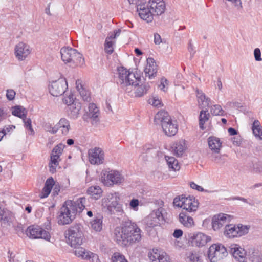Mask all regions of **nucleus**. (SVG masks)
<instances>
[{
    "instance_id": "nucleus-1",
    "label": "nucleus",
    "mask_w": 262,
    "mask_h": 262,
    "mask_svg": "<svg viewBox=\"0 0 262 262\" xmlns=\"http://www.w3.org/2000/svg\"><path fill=\"white\" fill-rule=\"evenodd\" d=\"M141 230L130 221L123 222L114 232V239L122 246H127L139 242L141 239Z\"/></svg>"
},
{
    "instance_id": "nucleus-2",
    "label": "nucleus",
    "mask_w": 262,
    "mask_h": 262,
    "mask_svg": "<svg viewBox=\"0 0 262 262\" xmlns=\"http://www.w3.org/2000/svg\"><path fill=\"white\" fill-rule=\"evenodd\" d=\"M86 198L80 197L76 201H66L60 209L58 223L64 225L71 223L77 213H80L85 208Z\"/></svg>"
},
{
    "instance_id": "nucleus-3",
    "label": "nucleus",
    "mask_w": 262,
    "mask_h": 262,
    "mask_svg": "<svg viewBox=\"0 0 262 262\" xmlns=\"http://www.w3.org/2000/svg\"><path fill=\"white\" fill-rule=\"evenodd\" d=\"M154 122L160 123L163 132L167 136H173L178 130V125L176 120H172L167 112H158L155 116Z\"/></svg>"
},
{
    "instance_id": "nucleus-4",
    "label": "nucleus",
    "mask_w": 262,
    "mask_h": 262,
    "mask_svg": "<svg viewBox=\"0 0 262 262\" xmlns=\"http://www.w3.org/2000/svg\"><path fill=\"white\" fill-rule=\"evenodd\" d=\"M61 57L62 61L71 66H78L84 63L82 55L78 52L76 49L70 47H63L60 50Z\"/></svg>"
},
{
    "instance_id": "nucleus-5",
    "label": "nucleus",
    "mask_w": 262,
    "mask_h": 262,
    "mask_svg": "<svg viewBox=\"0 0 262 262\" xmlns=\"http://www.w3.org/2000/svg\"><path fill=\"white\" fill-rule=\"evenodd\" d=\"M118 77L117 83L122 88H125L128 85H133L137 81H139L141 78L136 76L135 74L123 67L118 68Z\"/></svg>"
},
{
    "instance_id": "nucleus-6",
    "label": "nucleus",
    "mask_w": 262,
    "mask_h": 262,
    "mask_svg": "<svg viewBox=\"0 0 262 262\" xmlns=\"http://www.w3.org/2000/svg\"><path fill=\"white\" fill-rule=\"evenodd\" d=\"M144 9H147L149 12L146 11L147 14L150 15L151 19H144L147 22H151L153 20L154 15H160L163 13L165 10V4L163 0H149L148 3H146Z\"/></svg>"
},
{
    "instance_id": "nucleus-7",
    "label": "nucleus",
    "mask_w": 262,
    "mask_h": 262,
    "mask_svg": "<svg viewBox=\"0 0 262 262\" xmlns=\"http://www.w3.org/2000/svg\"><path fill=\"white\" fill-rule=\"evenodd\" d=\"M228 246L225 247L221 244L212 245L209 248L208 255L211 261H216L227 256Z\"/></svg>"
},
{
    "instance_id": "nucleus-8",
    "label": "nucleus",
    "mask_w": 262,
    "mask_h": 262,
    "mask_svg": "<svg viewBox=\"0 0 262 262\" xmlns=\"http://www.w3.org/2000/svg\"><path fill=\"white\" fill-rule=\"evenodd\" d=\"M67 236V243L71 247H76L77 246H80L82 243L83 234L80 230V227L78 225L70 228L68 233H66Z\"/></svg>"
},
{
    "instance_id": "nucleus-9",
    "label": "nucleus",
    "mask_w": 262,
    "mask_h": 262,
    "mask_svg": "<svg viewBox=\"0 0 262 262\" xmlns=\"http://www.w3.org/2000/svg\"><path fill=\"white\" fill-rule=\"evenodd\" d=\"M248 231L249 227L247 226L242 224L237 225L229 224L225 225L224 234L229 238H233L247 234Z\"/></svg>"
},
{
    "instance_id": "nucleus-10",
    "label": "nucleus",
    "mask_w": 262,
    "mask_h": 262,
    "mask_svg": "<svg viewBox=\"0 0 262 262\" xmlns=\"http://www.w3.org/2000/svg\"><path fill=\"white\" fill-rule=\"evenodd\" d=\"M68 89V83L66 79L60 77L57 80L53 81L49 85L50 94L55 97L62 95Z\"/></svg>"
},
{
    "instance_id": "nucleus-11",
    "label": "nucleus",
    "mask_w": 262,
    "mask_h": 262,
    "mask_svg": "<svg viewBox=\"0 0 262 262\" xmlns=\"http://www.w3.org/2000/svg\"><path fill=\"white\" fill-rule=\"evenodd\" d=\"M26 235L31 239L41 238L49 241L51 236L49 232L35 225L28 227L26 231Z\"/></svg>"
},
{
    "instance_id": "nucleus-12",
    "label": "nucleus",
    "mask_w": 262,
    "mask_h": 262,
    "mask_svg": "<svg viewBox=\"0 0 262 262\" xmlns=\"http://www.w3.org/2000/svg\"><path fill=\"white\" fill-rule=\"evenodd\" d=\"M99 110L94 103L89 105V111L84 114L82 118L86 122L90 121L93 125L96 124L99 121Z\"/></svg>"
},
{
    "instance_id": "nucleus-13",
    "label": "nucleus",
    "mask_w": 262,
    "mask_h": 262,
    "mask_svg": "<svg viewBox=\"0 0 262 262\" xmlns=\"http://www.w3.org/2000/svg\"><path fill=\"white\" fill-rule=\"evenodd\" d=\"M89 160L91 164L99 165L104 160V154L102 149L99 147H95L88 151Z\"/></svg>"
},
{
    "instance_id": "nucleus-14",
    "label": "nucleus",
    "mask_w": 262,
    "mask_h": 262,
    "mask_svg": "<svg viewBox=\"0 0 262 262\" xmlns=\"http://www.w3.org/2000/svg\"><path fill=\"white\" fill-rule=\"evenodd\" d=\"M103 180L105 184L113 185L121 183L124 181V177L118 171L111 170L103 174Z\"/></svg>"
},
{
    "instance_id": "nucleus-15",
    "label": "nucleus",
    "mask_w": 262,
    "mask_h": 262,
    "mask_svg": "<svg viewBox=\"0 0 262 262\" xmlns=\"http://www.w3.org/2000/svg\"><path fill=\"white\" fill-rule=\"evenodd\" d=\"M111 201L107 205V209L110 214L116 215L118 219H120V216H122L124 214V212L122 207V205L118 203L117 197L113 196L110 198Z\"/></svg>"
},
{
    "instance_id": "nucleus-16",
    "label": "nucleus",
    "mask_w": 262,
    "mask_h": 262,
    "mask_svg": "<svg viewBox=\"0 0 262 262\" xmlns=\"http://www.w3.org/2000/svg\"><path fill=\"white\" fill-rule=\"evenodd\" d=\"M130 4L134 5L136 8L137 11L138 12L139 15L142 19H150V15L147 14L146 11H149L147 9H144V6L146 5L147 0H127Z\"/></svg>"
},
{
    "instance_id": "nucleus-17",
    "label": "nucleus",
    "mask_w": 262,
    "mask_h": 262,
    "mask_svg": "<svg viewBox=\"0 0 262 262\" xmlns=\"http://www.w3.org/2000/svg\"><path fill=\"white\" fill-rule=\"evenodd\" d=\"M30 53L29 46L24 42H19L15 48V54L19 60H25Z\"/></svg>"
},
{
    "instance_id": "nucleus-18",
    "label": "nucleus",
    "mask_w": 262,
    "mask_h": 262,
    "mask_svg": "<svg viewBox=\"0 0 262 262\" xmlns=\"http://www.w3.org/2000/svg\"><path fill=\"white\" fill-rule=\"evenodd\" d=\"M230 221V216L226 214H219L212 218V225L214 230L220 229Z\"/></svg>"
},
{
    "instance_id": "nucleus-19",
    "label": "nucleus",
    "mask_w": 262,
    "mask_h": 262,
    "mask_svg": "<svg viewBox=\"0 0 262 262\" xmlns=\"http://www.w3.org/2000/svg\"><path fill=\"white\" fill-rule=\"evenodd\" d=\"M228 251L232 255L240 262H244L245 259V250L237 244H231L228 246Z\"/></svg>"
},
{
    "instance_id": "nucleus-20",
    "label": "nucleus",
    "mask_w": 262,
    "mask_h": 262,
    "mask_svg": "<svg viewBox=\"0 0 262 262\" xmlns=\"http://www.w3.org/2000/svg\"><path fill=\"white\" fill-rule=\"evenodd\" d=\"M148 257L151 262H170L169 257L165 252L159 251L158 249H153L148 253Z\"/></svg>"
},
{
    "instance_id": "nucleus-21",
    "label": "nucleus",
    "mask_w": 262,
    "mask_h": 262,
    "mask_svg": "<svg viewBox=\"0 0 262 262\" xmlns=\"http://www.w3.org/2000/svg\"><path fill=\"white\" fill-rule=\"evenodd\" d=\"M182 202V208L188 212L195 211L198 207V202L192 196L184 197Z\"/></svg>"
},
{
    "instance_id": "nucleus-22",
    "label": "nucleus",
    "mask_w": 262,
    "mask_h": 262,
    "mask_svg": "<svg viewBox=\"0 0 262 262\" xmlns=\"http://www.w3.org/2000/svg\"><path fill=\"white\" fill-rule=\"evenodd\" d=\"M190 238L191 239L192 243L198 247H202L211 241L210 236L201 232L194 234Z\"/></svg>"
},
{
    "instance_id": "nucleus-23",
    "label": "nucleus",
    "mask_w": 262,
    "mask_h": 262,
    "mask_svg": "<svg viewBox=\"0 0 262 262\" xmlns=\"http://www.w3.org/2000/svg\"><path fill=\"white\" fill-rule=\"evenodd\" d=\"M144 72L146 77L152 79L156 76L157 69L155 60L152 58L147 59V65L144 69Z\"/></svg>"
},
{
    "instance_id": "nucleus-24",
    "label": "nucleus",
    "mask_w": 262,
    "mask_h": 262,
    "mask_svg": "<svg viewBox=\"0 0 262 262\" xmlns=\"http://www.w3.org/2000/svg\"><path fill=\"white\" fill-rule=\"evenodd\" d=\"M208 143L209 148L215 153H219L222 146V143L219 138L211 136L208 139Z\"/></svg>"
},
{
    "instance_id": "nucleus-25",
    "label": "nucleus",
    "mask_w": 262,
    "mask_h": 262,
    "mask_svg": "<svg viewBox=\"0 0 262 262\" xmlns=\"http://www.w3.org/2000/svg\"><path fill=\"white\" fill-rule=\"evenodd\" d=\"M135 87V95L136 97H141L146 94L149 88L148 84H141L139 85L138 81L134 84Z\"/></svg>"
},
{
    "instance_id": "nucleus-26",
    "label": "nucleus",
    "mask_w": 262,
    "mask_h": 262,
    "mask_svg": "<svg viewBox=\"0 0 262 262\" xmlns=\"http://www.w3.org/2000/svg\"><path fill=\"white\" fill-rule=\"evenodd\" d=\"M57 132L61 129L62 134L63 135H67L71 129V126L69 120L66 118H61L59 122L56 124Z\"/></svg>"
},
{
    "instance_id": "nucleus-27",
    "label": "nucleus",
    "mask_w": 262,
    "mask_h": 262,
    "mask_svg": "<svg viewBox=\"0 0 262 262\" xmlns=\"http://www.w3.org/2000/svg\"><path fill=\"white\" fill-rule=\"evenodd\" d=\"M186 148L185 141L183 140L176 142L173 145L174 154L178 157L183 155Z\"/></svg>"
},
{
    "instance_id": "nucleus-28",
    "label": "nucleus",
    "mask_w": 262,
    "mask_h": 262,
    "mask_svg": "<svg viewBox=\"0 0 262 262\" xmlns=\"http://www.w3.org/2000/svg\"><path fill=\"white\" fill-rule=\"evenodd\" d=\"M179 220L181 223L186 227H191L194 225V222L192 217L187 215L183 212L179 214Z\"/></svg>"
},
{
    "instance_id": "nucleus-29",
    "label": "nucleus",
    "mask_w": 262,
    "mask_h": 262,
    "mask_svg": "<svg viewBox=\"0 0 262 262\" xmlns=\"http://www.w3.org/2000/svg\"><path fill=\"white\" fill-rule=\"evenodd\" d=\"M81 109V105L79 102H75L74 104H72L69 106L70 112L69 115L70 118L75 119L77 118L80 114V111Z\"/></svg>"
},
{
    "instance_id": "nucleus-30",
    "label": "nucleus",
    "mask_w": 262,
    "mask_h": 262,
    "mask_svg": "<svg viewBox=\"0 0 262 262\" xmlns=\"http://www.w3.org/2000/svg\"><path fill=\"white\" fill-rule=\"evenodd\" d=\"M201 254L199 251L192 250L186 254V259L188 262H202Z\"/></svg>"
},
{
    "instance_id": "nucleus-31",
    "label": "nucleus",
    "mask_w": 262,
    "mask_h": 262,
    "mask_svg": "<svg viewBox=\"0 0 262 262\" xmlns=\"http://www.w3.org/2000/svg\"><path fill=\"white\" fill-rule=\"evenodd\" d=\"M87 193L95 200L99 199L102 195V190L98 186H93L88 189Z\"/></svg>"
},
{
    "instance_id": "nucleus-32",
    "label": "nucleus",
    "mask_w": 262,
    "mask_h": 262,
    "mask_svg": "<svg viewBox=\"0 0 262 262\" xmlns=\"http://www.w3.org/2000/svg\"><path fill=\"white\" fill-rule=\"evenodd\" d=\"M196 97L198 98V103L200 105L202 106V107L205 106H209L210 103V99L206 98L205 95L201 91L197 89L196 90Z\"/></svg>"
},
{
    "instance_id": "nucleus-33",
    "label": "nucleus",
    "mask_w": 262,
    "mask_h": 262,
    "mask_svg": "<svg viewBox=\"0 0 262 262\" xmlns=\"http://www.w3.org/2000/svg\"><path fill=\"white\" fill-rule=\"evenodd\" d=\"M165 158L169 168H171L174 171L179 170L180 169V166L178 161L174 157L165 156Z\"/></svg>"
},
{
    "instance_id": "nucleus-34",
    "label": "nucleus",
    "mask_w": 262,
    "mask_h": 262,
    "mask_svg": "<svg viewBox=\"0 0 262 262\" xmlns=\"http://www.w3.org/2000/svg\"><path fill=\"white\" fill-rule=\"evenodd\" d=\"M252 129L254 135L260 140H262V126L258 120H256L253 122Z\"/></svg>"
},
{
    "instance_id": "nucleus-35",
    "label": "nucleus",
    "mask_w": 262,
    "mask_h": 262,
    "mask_svg": "<svg viewBox=\"0 0 262 262\" xmlns=\"http://www.w3.org/2000/svg\"><path fill=\"white\" fill-rule=\"evenodd\" d=\"M210 117V114L208 112V110H202L200 112L199 116V126L201 129L204 130L205 127L204 125L205 123L207 121Z\"/></svg>"
},
{
    "instance_id": "nucleus-36",
    "label": "nucleus",
    "mask_w": 262,
    "mask_h": 262,
    "mask_svg": "<svg viewBox=\"0 0 262 262\" xmlns=\"http://www.w3.org/2000/svg\"><path fill=\"white\" fill-rule=\"evenodd\" d=\"M12 109V114L13 115L21 119L26 117L27 111L23 106H16L13 107Z\"/></svg>"
},
{
    "instance_id": "nucleus-37",
    "label": "nucleus",
    "mask_w": 262,
    "mask_h": 262,
    "mask_svg": "<svg viewBox=\"0 0 262 262\" xmlns=\"http://www.w3.org/2000/svg\"><path fill=\"white\" fill-rule=\"evenodd\" d=\"M91 228L96 232L100 231L102 229V220L101 217H96L91 222Z\"/></svg>"
},
{
    "instance_id": "nucleus-38",
    "label": "nucleus",
    "mask_w": 262,
    "mask_h": 262,
    "mask_svg": "<svg viewBox=\"0 0 262 262\" xmlns=\"http://www.w3.org/2000/svg\"><path fill=\"white\" fill-rule=\"evenodd\" d=\"M75 248V250L74 251V253L76 256L78 257H80L82 259H85V257H86V253L88 251H87L84 248L80 247L79 246H77Z\"/></svg>"
},
{
    "instance_id": "nucleus-39",
    "label": "nucleus",
    "mask_w": 262,
    "mask_h": 262,
    "mask_svg": "<svg viewBox=\"0 0 262 262\" xmlns=\"http://www.w3.org/2000/svg\"><path fill=\"white\" fill-rule=\"evenodd\" d=\"M114 42L110 40L109 38H106L104 43V50L106 53L111 54L114 52L113 45Z\"/></svg>"
},
{
    "instance_id": "nucleus-40",
    "label": "nucleus",
    "mask_w": 262,
    "mask_h": 262,
    "mask_svg": "<svg viewBox=\"0 0 262 262\" xmlns=\"http://www.w3.org/2000/svg\"><path fill=\"white\" fill-rule=\"evenodd\" d=\"M162 210V208H159L157 210L153 211L149 215L152 219H157L158 222L160 223V221H162L164 220Z\"/></svg>"
},
{
    "instance_id": "nucleus-41",
    "label": "nucleus",
    "mask_w": 262,
    "mask_h": 262,
    "mask_svg": "<svg viewBox=\"0 0 262 262\" xmlns=\"http://www.w3.org/2000/svg\"><path fill=\"white\" fill-rule=\"evenodd\" d=\"M145 223L146 225V228H153L160 224V223L158 222L157 219H152L150 215L145 219Z\"/></svg>"
},
{
    "instance_id": "nucleus-42",
    "label": "nucleus",
    "mask_w": 262,
    "mask_h": 262,
    "mask_svg": "<svg viewBox=\"0 0 262 262\" xmlns=\"http://www.w3.org/2000/svg\"><path fill=\"white\" fill-rule=\"evenodd\" d=\"M211 113L214 115L223 116L224 111L220 105H213L210 110Z\"/></svg>"
},
{
    "instance_id": "nucleus-43",
    "label": "nucleus",
    "mask_w": 262,
    "mask_h": 262,
    "mask_svg": "<svg viewBox=\"0 0 262 262\" xmlns=\"http://www.w3.org/2000/svg\"><path fill=\"white\" fill-rule=\"evenodd\" d=\"M84 258L85 260H88L90 262H100L98 255L90 251L88 252L86 257Z\"/></svg>"
},
{
    "instance_id": "nucleus-44",
    "label": "nucleus",
    "mask_w": 262,
    "mask_h": 262,
    "mask_svg": "<svg viewBox=\"0 0 262 262\" xmlns=\"http://www.w3.org/2000/svg\"><path fill=\"white\" fill-rule=\"evenodd\" d=\"M111 259L112 262H128L125 257L118 252L114 253Z\"/></svg>"
},
{
    "instance_id": "nucleus-45",
    "label": "nucleus",
    "mask_w": 262,
    "mask_h": 262,
    "mask_svg": "<svg viewBox=\"0 0 262 262\" xmlns=\"http://www.w3.org/2000/svg\"><path fill=\"white\" fill-rule=\"evenodd\" d=\"M65 145L62 143H60L56 145L52 150V154L53 155H56L60 157V156L62 154Z\"/></svg>"
},
{
    "instance_id": "nucleus-46",
    "label": "nucleus",
    "mask_w": 262,
    "mask_h": 262,
    "mask_svg": "<svg viewBox=\"0 0 262 262\" xmlns=\"http://www.w3.org/2000/svg\"><path fill=\"white\" fill-rule=\"evenodd\" d=\"M148 103L156 107H160L162 106V102L160 99L157 96H153L148 100Z\"/></svg>"
},
{
    "instance_id": "nucleus-47",
    "label": "nucleus",
    "mask_w": 262,
    "mask_h": 262,
    "mask_svg": "<svg viewBox=\"0 0 262 262\" xmlns=\"http://www.w3.org/2000/svg\"><path fill=\"white\" fill-rule=\"evenodd\" d=\"M43 128L46 132H49L53 134L57 133L56 124L53 127L51 123H46L43 125Z\"/></svg>"
},
{
    "instance_id": "nucleus-48",
    "label": "nucleus",
    "mask_w": 262,
    "mask_h": 262,
    "mask_svg": "<svg viewBox=\"0 0 262 262\" xmlns=\"http://www.w3.org/2000/svg\"><path fill=\"white\" fill-rule=\"evenodd\" d=\"M79 94L82 99L87 102H90L91 100L90 93L85 89H82L80 91Z\"/></svg>"
},
{
    "instance_id": "nucleus-49",
    "label": "nucleus",
    "mask_w": 262,
    "mask_h": 262,
    "mask_svg": "<svg viewBox=\"0 0 262 262\" xmlns=\"http://www.w3.org/2000/svg\"><path fill=\"white\" fill-rule=\"evenodd\" d=\"M63 102L69 106L75 103L74 96L72 94H70L68 97H66L63 99Z\"/></svg>"
},
{
    "instance_id": "nucleus-50",
    "label": "nucleus",
    "mask_w": 262,
    "mask_h": 262,
    "mask_svg": "<svg viewBox=\"0 0 262 262\" xmlns=\"http://www.w3.org/2000/svg\"><path fill=\"white\" fill-rule=\"evenodd\" d=\"M52 189L49 187L45 185L43 188L41 192L39 194L40 198H47L51 192Z\"/></svg>"
},
{
    "instance_id": "nucleus-51",
    "label": "nucleus",
    "mask_w": 262,
    "mask_h": 262,
    "mask_svg": "<svg viewBox=\"0 0 262 262\" xmlns=\"http://www.w3.org/2000/svg\"><path fill=\"white\" fill-rule=\"evenodd\" d=\"M184 197V196H183V195L181 196H176L173 200V205L178 207L182 208V202H183L182 199H183Z\"/></svg>"
},
{
    "instance_id": "nucleus-52",
    "label": "nucleus",
    "mask_w": 262,
    "mask_h": 262,
    "mask_svg": "<svg viewBox=\"0 0 262 262\" xmlns=\"http://www.w3.org/2000/svg\"><path fill=\"white\" fill-rule=\"evenodd\" d=\"M253 170L256 172H260L262 171V163L260 162L255 161L253 165Z\"/></svg>"
},
{
    "instance_id": "nucleus-53",
    "label": "nucleus",
    "mask_w": 262,
    "mask_h": 262,
    "mask_svg": "<svg viewBox=\"0 0 262 262\" xmlns=\"http://www.w3.org/2000/svg\"><path fill=\"white\" fill-rule=\"evenodd\" d=\"M16 93L12 89H8L7 90L6 97L9 100H13L15 96Z\"/></svg>"
},
{
    "instance_id": "nucleus-54",
    "label": "nucleus",
    "mask_w": 262,
    "mask_h": 262,
    "mask_svg": "<svg viewBox=\"0 0 262 262\" xmlns=\"http://www.w3.org/2000/svg\"><path fill=\"white\" fill-rule=\"evenodd\" d=\"M23 120L25 126L31 132H33L31 125V120L30 118L27 119L26 117L22 119Z\"/></svg>"
},
{
    "instance_id": "nucleus-55",
    "label": "nucleus",
    "mask_w": 262,
    "mask_h": 262,
    "mask_svg": "<svg viewBox=\"0 0 262 262\" xmlns=\"http://www.w3.org/2000/svg\"><path fill=\"white\" fill-rule=\"evenodd\" d=\"M254 56L256 61H260L262 60L261 57V52L259 48H256L254 50Z\"/></svg>"
},
{
    "instance_id": "nucleus-56",
    "label": "nucleus",
    "mask_w": 262,
    "mask_h": 262,
    "mask_svg": "<svg viewBox=\"0 0 262 262\" xmlns=\"http://www.w3.org/2000/svg\"><path fill=\"white\" fill-rule=\"evenodd\" d=\"M45 185L52 189L55 185L54 179L52 177L49 178L46 180Z\"/></svg>"
},
{
    "instance_id": "nucleus-57",
    "label": "nucleus",
    "mask_w": 262,
    "mask_h": 262,
    "mask_svg": "<svg viewBox=\"0 0 262 262\" xmlns=\"http://www.w3.org/2000/svg\"><path fill=\"white\" fill-rule=\"evenodd\" d=\"M168 81L166 78H162L161 80V83L159 85V87H160V89L161 90L163 91L164 92H165L166 91V90H165L166 86L168 85Z\"/></svg>"
},
{
    "instance_id": "nucleus-58",
    "label": "nucleus",
    "mask_w": 262,
    "mask_h": 262,
    "mask_svg": "<svg viewBox=\"0 0 262 262\" xmlns=\"http://www.w3.org/2000/svg\"><path fill=\"white\" fill-rule=\"evenodd\" d=\"M59 158V157L56 155H51V160L50 162V164H53L55 166H57L58 165V159Z\"/></svg>"
},
{
    "instance_id": "nucleus-59",
    "label": "nucleus",
    "mask_w": 262,
    "mask_h": 262,
    "mask_svg": "<svg viewBox=\"0 0 262 262\" xmlns=\"http://www.w3.org/2000/svg\"><path fill=\"white\" fill-rule=\"evenodd\" d=\"M190 187L193 189L197 190L199 191L203 192L204 191V189L201 186L198 185L194 182H191L190 184Z\"/></svg>"
},
{
    "instance_id": "nucleus-60",
    "label": "nucleus",
    "mask_w": 262,
    "mask_h": 262,
    "mask_svg": "<svg viewBox=\"0 0 262 262\" xmlns=\"http://www.w3.org/2000/svg\"><path fill=\"white\" fill-rule=\"evenodd\" d=\"M139 202L138 199H134L130 201V206L131 208H132L133 209H134V210H136V208H137V207L139 205Z\"/></svg>"
},
{
    "instance_id": "nucleus-61",
    "label": "nucleus",
    "mask_w": 262,
    "mask_h": 262,
    "mask_svg": "<svg viewBox=\"0 0 262 262\" xmlns=\"http://www.w3.org/2000/svg\"><path fill=\"white\" fill-rule=\"evenodd\" d=\"M212 160L217 163H224L225 162V161L223 160L222 157L219 155L213 156Z\"/></svg>"
},
{
    "instance_id": "nucleus-62",
    "label": "nucleus",
    "mask_w": 262,
    "mask_h": 262,
    "mask_svg": "<svg viewBox=\"0 0 262 262\" xmlns=\"http://www.w3.org/2000/svg\"><path fill=\"white\" fill-rule=\"evenodd\" d=\"M182 235L183 231L181 229H176L173 233V236L176 238H180Z\"/></svg>"
},
{
    "instance_id": "nucleus-63",
    "label": "nucleus",
    "mask_w": 262,
    "mask_h": 262,
    "mask_svg": "<svg viewBox=\"0 0 262 262\" xmlns=\"http://www.w3.org/2000/svg\"><path fill=\"white\" fill-rule=\"evenodd\" d=\"M53 187V195L55 196L58 194L60 190V187L58 184H56L55 183Z\"/></svg>"
},
{
    "instance_id": "nucleus-64",
    "label": "nucleus",
    "mask_w": 262,
    "mask_h": 262,
    "mask_svg": "<svg viewBox=\"0 0 262 262\" xmlns=\"http://www.w3.org/2000/svg\"><path fill=\"white\" fill-rule=\"evenodd\" d=\"M162 42L161 36L158 34L155 33L154 34V43L156 45H159Z\"/></svg>"
}]
</instances>
